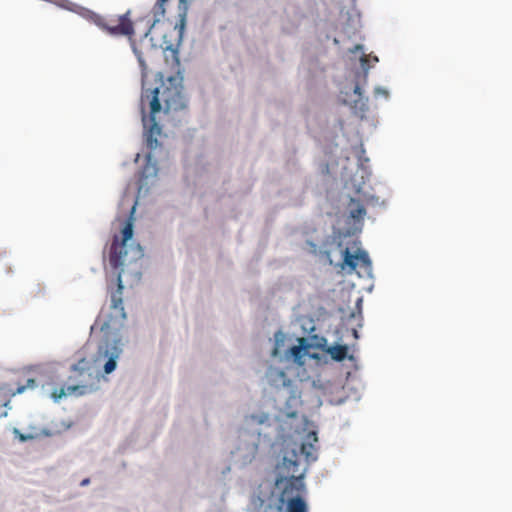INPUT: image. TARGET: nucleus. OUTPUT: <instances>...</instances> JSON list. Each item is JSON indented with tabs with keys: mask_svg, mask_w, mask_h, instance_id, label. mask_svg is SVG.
Segmentation results:
<instances>
[{
	"mask_svg": "<svg viewBox=\"0 0 512 512\" xmlns=\"http://www.w3.org/2000/svg\"><path fill=\"white\" fill-rule=\"evenodd\" d=\"M185 107L186 101L182 94V86L174 77H169L167 82H162L155 88H148L146 82L143 81L140 109L146 129V144L149 149H155L159 145L158 136L161 135L162 129L156 121L157 115L161 112H176Z\"/></svg>",
	"mask_w": 512,
	"mask_h": 512,
	"instance_id": "obj_1",
	"label": "nucleus"
},
{
	"mask_svg": "<svg viewBox=\"0 0 512 512\" xmlns=\"http://www.w3.org/2000/svg\"><path fill=\"white\" fill-rule=\"evenodd\" d=\"M112 329L117 331L119 328L111 321L100 323V330L103 336L92 358L96 366L103 365L105 374H110L116 369L117 360L121 354V349L118 346L119 341L116 339L117 333L112 332Z\"/></svg>",
	"mask_w": 512,
	"mask_h": 512,
	"instance_id": "obj_2",
	"label": "nucleus"
},
{
	"mask_svg": "<svg viewBox=\"0 0 512 512\" xmlns=\"http://www.w3.org/2000/svg\"><path fill=\"white\" fill-rule=\"evenodd\" d=\"M121 234V239L118 236H114L109 252V263L114 269H120L125 265H129L143 256V250L139 244L128 245V241L133 236L131 220L126 222Z\"/></svg>",
	"mask_w": 512,
	"mask_h": 512,
	"instance_id": "obj_3",
	"label": "nucleus"
},
{
	"mask_svg": "<svg viewBox=\"0 0 512 512\" xmlns=\"http://www.w3.org/2000/svg\"><path fill=\"white\" fill-rule=\"evenodd\" d=\"M82 17L94 23L101 30L112 36H126L131 39L135 33L130 11L122 15L102 16L89 9L81 8Z\"/></svg>",
	"mask_w": 512,
	"mask_h": 512,
	"instance_id": "obj_4",
	"label": "nucleus"
},
{
	"mask_svg": "<svg viewBox=\"0 0 512 512\" xmlns=\"http://www.w3.org/2000/svg\"><path fill=\"white\" fill-rule=\"evenodd\" d=\"M318 437L315 431L307 434L305 441L300 446V452L296 450L286 451L283 457L282 469L292 479L301 480L304 477L305 469L301 468L300 457L304 456L307 462L317 459Z\"/></svg>",
	"mask_w": 512,
	"mask_h": 512,
	"instance_id": "obj_5",
	"label": "nucleus"
},
{
	"mask_svg": "<svg viewBox=\"0 0 512 512\" xmlns=\"http://www.w3.org/2000/svg\"><path fill=\"white\" fill-rule=\"evenodd\" d=\"M337 248L342 255V261L338 264L342 270L353 272L357 267L363 268L364 270L371 268L372 263L368 253L360 248L356 241H353L351 246L345 247L342 242H339Z\"/></svg>",
	"mask_w": 512,
	"mask_h": 512,
	"instance_id": "obj_6",
	"label": "nucleus"
},
{
	"mask_svg": "<svg viewBox=\"0 0 512 512\" xmlns=\"http://www.w3.org/2000/svg\"><path fill=\"white\" fill-rule=\"evenodd\" d=\"M88 375L94 379L93 382L81 383L79 381L77 384H70L66 387L56 388L51 393V397L54 401H59L66 396H84L96 392L99 389V379L98 377H93L92 373L90 372Z\"/></svg>",
	"mask_w": 512,
	"mask_h": 512,
	"instance_id": "obj_7",
	"label": "nucleus"
},
{
	"mask_svg": "<svg viewBox=\"0 0 512 512\" xmlns=\"http://www.w3.org/2000/svg\"><path fill=\"white\" fill-rule=\"evenodd\" d=\"M122 272H123V270L121 269L118 272V276H117L119 295H116V294L112 295V305H111L112 309L115 311L116 316L120 317L119 326H121L122 322L126 319V313H125L124 307H123V300L121 298L122 289H123Z\"/></svg>",
	"mask_w": 512,
	"mask_h": 512,
	"instance_id": "obj_8",
	"label": "nucleus"
},
{
	"mask_svg": "<svg viewBox=\"0 0 512 512\" xmlns=\"http://www.w3.org/2000/svg\"><path fill=\"white\" fill-rule=\"evenodd\" d=\"M168 0H157L154 7H153V16L154 20L153 23L150 25L148 31L145 33V37H147L152 29V27L155 25L156 22H159L162 17L165 15V3Z\"/></svg>",
	"mask_w": 512,
	"mask_h": 512,
	"instance_id": "obj_9",
	"label": "nucleus"
},
{
	"mask_svg": "<svg viewBox=\"0 0 512 512\" xmlns=\"http://www.w3.org/2000/svg\"><path fill=\"white\" fill-rule=\"evenodd\" d=\"M327 353L335 361H343L347 357L348 347L346 345H333L327 349Z\"/></svg>",
	"mask_w": 512,
	"mask_h": 512,
	"instance_id": "obj_10",
	"label": "nucleus"
},
{
	"mask_svg": "<svg viewBox=\"0 0 512 512\" xmlns=\"http://www.w3.org/2000/svg\"><path fill=\"white\" fill-rule=\"evenodd\" d=\"M287 512H308L307 504L300 496L293 497L287 502Z\"/></svg>",
	"mask_w": 512,
	"mask_h": 512,
	"instance_id": "obj_11",
	"label": "nucleus"
},
{
	"mask_svg": "<svg viewBox=\"0 0 512 512\" xmlns=\"http://www.w3.org/2000/svg\"><path fill=\"white\" fill-rule=\"evenodd\" d=\"M350 206V217L354 220L360 221L366 214L365 207L358 201L351 199Z\"/></svg>",
	"mask_w": 512,
	"mask_h": 512,
	"instance_id": "obj_12",
	"label": "nucleus"
},
{
	"mask_svg": "<svg viewBox=\"0 0 512 512\" xmlns=\"http://www.w3.org/2000/svg\"><path fill=\"white\" fill-rule=\"evenodd\" d=\"M89 370V362L86 360L84 356H81L78 359L77 363L71 366V371L76 375L75 380H77L78 377L83 376L86 372H89Z\"/></svg>",
	"mask_w": 512,
	"mask_h": 512,
	"instance_id": "obj_13",
	"label": "nucleus"
},
{
	"mask_svg": "<svg viewBox=\"0 0 512 512\" xmlns=\"http://www.w3.org/2000/svg\"><path fill=\"white\" fill-rule=\"evenodd\" d=\"M269 376L273 383H276V378H279L282 386H289L290 380L287 378L286 373L283 370L277 368H271L269 370Z\"/></svg>",
	"mask_w": 512,
	"mask_h": 512,
	"instance_id": "obj_14",
	"label": "nucleus"
},
{
	"mask_svg": "<svg viewBox=\"0 0 512 512\" xmlns=\"http://www.w3.org/2000/svg\"><path fill=\"white\" fill-rule=\"evenodd\" d=\"M165 61L167 63L171 62L173 67H179L180 61L178 58V50L172 46H167L165 51Z\"/></svg>",
	"mask_w": 512,
	"mask_h": 512,
	"instance_id": "obj_15",
	"label": "nucleus"
},
{
	"mask_svg": "<svg viewBox=\"0 0 512 512\" xmlns=\"http://www.w3.org/2000/svg\"><path fill=\"white\" fill-rule=\"evenodd\" d=\"M180 3L183 4V11L179 14V19L175 24V29L178 30L179 38L182 37L185 26H186V0H180Z\"/></svg>",
	"mask_w": 512,
	"mask_h": 512,
	"instance_id": "obj_16",
	"label": "nucleus"
},
{
	"mask_svg": "<svg viewBox=\"0 0 512 512\" xmlns=\"http://www.w3.org/2000/svg\"><path fill=\"white\" fill-rule=\"evenodd\" d=\"M36 387V381L32 378L27 380V383L25 386H20L17 388L16 392L18 394H21L25 391L26 388H35Z\"/></svg>",
	"mask_w": 512,
	"mask_h": 512,
	"instance_id": "obj_17",
	"label": "nucleus"
},
{
	"mask_svg": "<svg viewBox=\"0 0 512 512\" xmlns=\"http://www.w3.org/2000/svg\"><path fill=\"white\" fill-rule=\"evenodd\" d=\"M133 51L136 54L137 59L141 65L142 69L144 70L146 68V65H145V61H144L142 54L137 50V48L134 45H133Z\"/></svg>",
	"mask_w": 512,
	"mask_h": 512,
	"instance_id": "obj_18",
	"label": "nucleus"
},
{
	"mask_svg": "<svg viewBox=\"0 0 512 512\" xmlns=\"http://www.w3.org/2000/svg\"><path fill=\"white\" fill-rule=\"evenodd\" d=\"M15 434H18L19 435V439L20 441L24 442V441H27L28 439H31L32 436L31 435H24V434H21L19 433L18 430H15Z\"/></svg>",
	"mask_w": 512,
	"mask_h": 512,
	"instance_id": "obj_19",
	"label": "nucleus"
},
{
	"mask_svg": "<svg viewBox=\"0 0 512 512\" xmlns=\"http://www.w3.org/2000/svg\"><path fill=\"white\" fill-rule=\"evenodd\" d=\"M375 93L376 94H381V95H383L385 97L388 96V92L385 89H383V88H376L375 89Z\"/></svg>",
	"mask_w": 512,
	"mask_h": 512,
	"instance_id": "obj_20",
	"label": "nucleus"
},
{
	"mask_svg": "<svg viewBox=\"0 0 512 512\" xmlns=\"http://www.w3.org/2000/svg\"><path fill=\"white\" fill-rule=\"evenodd\" d=\"M354 93L355 94H359V95L361 94V89H360V87L358 85L355 86Z\"/></svg>",
	"mask_w": 512,
	"mask_h": 512,
	"instance_id": "obj_21",
	"label": "nucleus"
},
{
	"mask_svg": "<svg viewBox=\"0 0 512 512\" xmlns=\"http://www.w3.org/2000/svg\"><path fill=\"white\" fill-rule=\"evenodd\" d=\"M90 482V480L88 478L84 479L81 481V486H85L87 485L88 483Z\"/></svg>",
	"mask_w": 512,
	"mask_h": 512,
	"instance_id": "obj_22",
	"label": "nucleus"
},
{
	"mask_svg": "<svg viewBox=\"0 0 512 512\" xmlns=\"http://www.w3.org/2000/svg\"><path fill=\"white\" fill-rule=\"evenodd\" d=\"M353 335H354L355 338H358V332H357L356 329H353Z\"/></svg>",
	"mask_w": 512,
	"mask_h": 512,
	"instance_id": "obj_23",
	"label": "nucleus"
},
{
	"mask_svg": "<svg viewBox=\"0 0 512 512\" xmlns=\"http://www.w3.org/2000/svg\"><path fill=\"white\" fill-rule=\"evenodd\" d=\"M292 351H293V353H296V352L298 351V348H297V347H294V348L292 349Z\"/></svg>",
	"mask_w": 512,
	"mask_h": 512,
	"instance_id": "obj_24",
	"label": "nucleus"
},
{
	"mask_svg": "<svg viewBox=\"0 0 512 512\" xmlns=\"http://www.w3.org/2000/svg\"><path fill=\"white\" fill-rule=\"evenodd\" d=\"M327 257H328V258H330V257H329V253H327ZM329 263H330V264H332V263H333L331 259H329Z\"/></svg>",
	"mask_w": 512,
	"mask_h": 512,
	"instance_id": "obj_25",
	"label": "nucleus"
}]
</instances>
